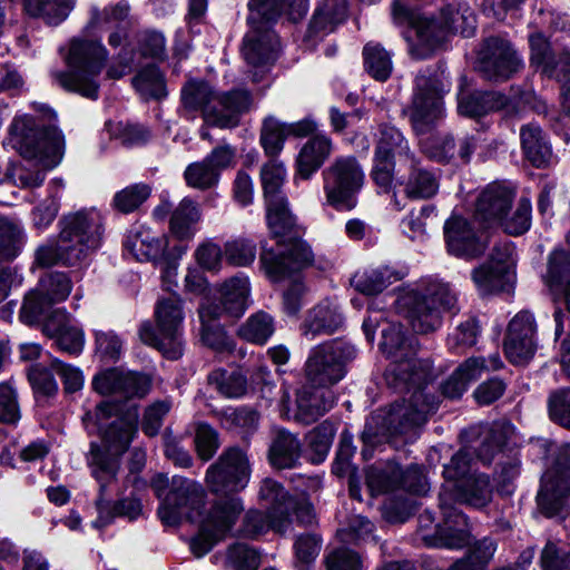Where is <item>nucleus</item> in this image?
Segmentation results:
<instances>
[{
	"instance_id": "nucleus-1",
	"label": "nucleus",
	"mask_w": 570,
	"mask_h": 570,
	"mask_svg": "<svg viewBox=\"0 0 570 570\" xmlns=\"http://www.w3.org/2000/svg\"><path fill=\"white\" fill-rule=\"evenodd\" d=\"M393 22L399 27H409L415 31V40L409 41V52L412 58L423 60L441 50L449 37L460 33L471 37L475 30V14L465 2L449 3L443 7L438 17L428 18L419 10L409 7L402 0L392 4Z\"/></svg>"
},
{
	"instance_id": "nucleus-2",
	"label": "nucleus",
	"mask_w": 570,
	"mask_h": 570,
	"mask_svg": "<svg viewBox=\"0 0 570 570\" xmlns=\"http://www.w3.org/2000/svg\"><path fill=\"white\" fill-rule=\"evenodd\" d=\"M266 220L277 240L276 250L267 247L266 242L261 245V264L269 279L278 282L313 264L314 254L303 240L304 228L297 224L287 199L266 205Z\"/></svg>"
},
{
	"instance_id": "nucleus-3",
	"label": "nucleus",
	"mask_w": 570,
	"mask_h": 570,
	"mask_svg": "<svg viewBox=\"0 0 570 570\" xmlns=\"http://www.w3.org/2000/svg\"><path fill=\"white\" fill-rule=\"evenodd\" d=\"M181 104L188 111H202L206 124L219 128H233L242 114L252 105V95L246 89H232L217 94L204 80H188L181 88Z\"/></svg>"
},
{
	"instance_id": "nucleus-4",
	"label": "nucleus",
	"mask_w": 570,
	"mask_h": 570,
	"mask_svg": "<svg viewBox=\"0 0 570 570\" xmlns=\"http://www.w3.org/2000/svg\"><path fill=\"white\" fill-rule=\"evenodd\" d=\"M108 59V51L100 40L82 37L73 38L67 57L72 70H55L53 81L68 92L97 100L100 83L98 77Z\"/></svg>"
},
{
	"instance_id": "nucleus-5",
	"label": "nucleus",
	"mask_w": 570,
	"mask_h": 570,
	"mask_svg": "<svg viewBox=\"0 0 570 570\" xmlns=\"http://www.w3.org/2000/svg\"><path fill=\"white\" fill-rule=\"evenodd\" d=\"M439 401L429 393L416 392L402 402L391 405L385 415L373 416L362 433L364 443L374 444L383 438L405 436L411 439L428 416L436 411Z\"/></svg>"
},
{
	"instance_id": "nucleus-6",
	"label": "nucleus",
	"mask_w": 570,
	"mask_h": 570,
	"mask_svg": "<svg viewBox=\"0 0 570 570\" xmlns=\"http://www.w3.org/2000/svg\"><path fill=\"white\" fill-rule=\"evenodd\" d=\"M399 302L413 331L419 334L436 331L442 324V311H458L456 294L450 284L439 279H429L422 288L405 293Z\"/></svg>"
},
{
	"instance_id": "nucleus-7",
	"label": "nucleus",
	"mask_w": 570,
	"mask_h": 570,
	"mask_svg": "<svg viewBox=\"0 0 570 570\" xmlns=\"http://www.w3.org/2000/svg\"><path fill=\"white\" fill-rule=\"evenodd\" d=\"M87 463L91 469L92 476L99 483L98 497L95 501L98 517L92 522L94 527L105 528L116 518H125L129 521L138 519L142 514V504L135 493L117 501H109L106 498L107 488L117 478V462L101 451L96 443H92L87 454Z\"/></svg>"
},
{
	"instance_id": "nucleus-8",
	"label": "nucleus",
	"mask_w": 570,
	"mask_h": 570,
	"mask_svg": "<svg viewBox=\"0 0 570 570\" xmlns=\"http://www.w3.org/2000/svg\"><path fill=\"white\" fill-rule=\"evenodd\" d=\"M450 82L443 71L426 68L415 76L411 104L405 109L416 135L433 130L445 117L444 95Z\"/></svg>"
},
{
	"instance_id": "nucleus-9",
	"label": "nucleus",
	"mask_w": 570,
	"mask_h": 570,
	"mask_svg": "<svg viewBox=\"0 0 570 570\" xmlns=\"http://www.w3.org/2000/svg\"><path fill=\"white\" fill-rule=\"evenodd\" d=\"M537 445L546 456L556 454L554 465L542 476L537 494L539 511L552 518L562 511L570 512V443L558 446L549 440H539Z\"/></svg>"
},
{
	"instance_id": "nucleus-10",
	"label": "nucleus",
	"mask_w": 570,
	"mask_h": 570,
	"mask_svg": "<svg viewBox=\"0 0 570 570\" xmlns=\"http://www.w3.org/2000/svg\"><path fill=\"white\" fill-rule=\"evenodd\" d=\"M155 317L157 327H154L150 322H144L140 325L138 334L141 342L160 351L169 360H178L184 351L181 299L177 295L158 299Z\"/></svg>"
},
{
	"instance_id": "nucleus-11",
	"label": "nucleus",
	"mask_w": 570,
	"mask_h": 570,
	"mask_svg": "<svg viewBox=\"0 0 570 570\" xmlns=\"http://www.w3.org/2000/svg\"><path fill=\"white\" fill-rule=\"evenodd\" d=\"M357 355L353 344L343 338H333L314 346L304 365L306 382L312 387H328L341 382L347 366Z\"/></svg>"
},
{
	"instance_id": "nucleus-12",
	"label": "nucleus",
	"mask_w": 570,
	"mask_h": 570,
	"mask_svg": "<svg viewBox=\"0 0 570 570\" xmlns=\"http://www.w3.org/2000/svg\"><path fill=\"white\" fill-rule=\"evenodd\" d=\"M10 134L19 154L27 159H39L45 166H57L65 151V138L56 126H36L28 117L16 118Z\"/></svg>"
},
{
	"instance_id": "nucleus-13",
	"label": "nucleus",
	"mask_w": 570,
	"mask_h": 570,
	"mask_svg": "<svg viewBox=\"0 0 570 570\" xmlns=\"http://www.w3.org/2000/svg\"><path fill=\"white\" fill-rule=\"evenodd\" d=\"M446 492L439 494L443 525L434 524V514L425 510L419 515L417 537L430 548L459 549L468 543V519L448 501Z\"/></svg>"
},
{
	"instance_id": "nucleus-14",
	"label": "nucleus",
	"mask_w": 570,
	"mask_h": 570,
	"mask_svg": "<svg viewBox=\"0 0 570 570\" xmlns=\"http://www.w3.org/2000/svg\"><path fill=\"white\" fill-rule=\"evenodd\" d=\"M326 203L336 210L350 212L357 206V195L364 186L365 174L354 156L336 157L323 173Z\"/></svg>"
},
{
	"instance_id": "nucleus-15",
	"label": "nucleus",
	"mask_w": 570,
	"mask_h": 570,
	"mask_svg": "<svg viewBox=\"0 0 570 570\" xmlns=\"http://www.w3.org/2000/svg\"><path fill=\"white\" fill-rule=\"evenodd\" d=\"M248 455L239 446L226 448L206 471V483L214 494H234L244 490L250 479Z\"/></svg>"
},
{
	"instance_id": "nucleus-16",
	"label": "nucleus",
	"mask_w": 570,
	"mask_h": 570,
	"mask_svg": "<svg viewBox=\"0 0 570 570\" xmlns=\"http://www.w3.org/2000/svg\"><path fill=\"white\" fill-rule=\"evenodd\" d=\"M206 493L203 485L191 479L175 475L170 489L158 508V515L166 525H176L183 518L193 520L200 515Z\"/></svg>"
},
{
	"instance_id": "nucleus-17",
	"label": "nucleus",
	"mask_w": 570,
	"mask_h": 570,
	"mask_svg": "<svg viewBox=\"0 0 570 570\" xmlns=\"http://www.w3.org/2000/svg\"><path fill=\"white\" fill-rule=\"evenodd\" d=\"M476 68L487 80L505 81L523 68V62L508 40L490 37L479 50Z\"/></svg>"
},
{
	"instance_id": "nucleus-18",
	"label": "nucleus",
	"mask_w": 570,
	"mask_h": 570,
	"mask_svg": "<svg viewBox=\"0 0 570 570\" xmlns=\"http://www.w3.org/2000/svg\"><path fill=\"white\" fill-rule=\"evenodd\" d=\"M59 227L58 237L71 248L81 250L80 262L100 244L102 224L99 214L94 210H79L65 215L59 220Z\"/></svg>"
},
{
	"instance_id": "nucleus-19",
	"label": "nucleus",
	"mask_w": 570,
	"mask_h": 570,
	"mask_svg": "<svg viewBox=\"0 0 570 570\" xmlns=\"http://www.w3.org/2000/svg\"><path fill=\"white\" fill-rule=\"evenodd\" d=\"M153 381L147 374L124 371L118 367L95 375L94 390L101 395H115L125 400L142 399L151 390Z\"/></svg>"
},
{
	"instance_id": "nucleus-20",
	"label": "nucleus",
	"mask_w": 570,
	"mask_h": 570,
	"mask_svg": "<svg viewBox=\"0 0 570 570\" xmlns=\"http://www.w3.org/2000/svg\"><path fill=\"white\" fill-rule=\"evenodd\" d=\"M248 26L249 30L244 37L242 52L248 65L261 69L252 76L254 82H259L263 80L265 67L276 59L279 40L273 27Z\"/></svg>"
},
{
	"instance_id": "nucleus-21",
	"label": "nucleus",
	"mask_w": 570,
	"mask_h": 570,
	"mask_svg": "<svg viewBox=\"0 0 570 570\" xmlns=\"http://www.w3.org/2000/svg\"><path fill=\"white\" fill-rule=\"evenodd\" d=\"M537 323L529 311H520L509 323L504 338L508 360L517 365L528 363L537 350Z\"/></svg>"
},
{
	"instance_id": "nucleus-22",
	"label": "nucleus",
	"mask_w": 570,
	"mask_h": 570,
	"mask_svg": "<svg viewBox=\"0 0 570 570\" xmlns=\"http://www.w3.org/2000/svg\"><path fill=\"white\" fill-rule=\"evenodd\" d=\"M432 380V368L428 361H394L384 371L386 385L401 394L426 393L428 383Z\"/></svg>"
},
{
	"instance_id": "nucleus-23",
	"label": "nucleus",
	"mask_w": 570,
	"mask_h": 570,
	"mask_svg": "<svg viewBox=\"0 0 570 570\" xmlns=\"http://www.w3.org/2000/svg\"><path fill=\"white\" fill-rule=\"evenodd\" d=\"M219 292L218 299L200 306V320H218L225 315L238 318L244 314L249 295L247 277L235 276L229 278L222 285Z\"/></svg>"
},
{
	"instance_id": "nucleus-24",
	"label": "nucleus",
	"mask_w": 570,
	"mask_h": 570,
	"mask_svg": "<svg viewBox=\"0 0 570 570\" xmlns=\"http://www.w3.org/2000/svg\"><path fill=\"white\" fill-rule=\"evenodd\" d=\"M479 138L475 135L464 134L454 137L452 134L439 135L423 145V153L435 163L446 165L460 160L466 165L475 151Z\"/></svg>"
},
{
	"instance_id": "nucleus-25",
	"label": "nucleus",
	"mask_w": 570,
	"mask_h": 570,
	"mask_svg": "<svg viewBox=\"0 0 570 570\" xmlns=\"http://www.w3.org/2000/svg\"><path fill=\"white\" fill-rule=\"evenodd\" d=\"M444 238L448 252L464 259L480 257L485 250V243L476 235L471 223L461 216L452 215L444 223Z\"/></svg>"
},
{
	"instance_id": "nucleus-26",
	"label": "nucleus",
	"mask_w": 570,
	"mask_h": 570,
	"mask_svg": "<svg viewBox=\"0 0 570 570\" xmlns=\"http://www.w3.org/2000/svg\"><path fill=\"white\" fill-rule=\"evenodd\" d=\"M515 190L504 183H492L479 195L475 202L474 218L485 226L499 224L512 207Z\"/></svg>"
},
{
	"instance_id": "nucleus-27",
	"label": "nucleus",
	"mask_w": 570,
	"mask_h": 570,
	"mask_svg": "<svg viewBox=\"0 0 570 570\" xmlns=\"http://www.w3.org/2000/svg\"><path fill=\"white\" fill-rule=\"evenodd\" d=\"M441 492L451 495L448 497L451 505L461 503L475 509H483L492 501L493 488L488 474L475 472L458 483H453L451 488L444 487Z\"/></svg>"
},
{
	"instance_id": "nucleus-28",
	"label": "nucleus",
	"mask_w": 570,
	"mask_h": 570,
	"mask_svg": "<svg viewBox=\"0 0 570 570\" xmlns=\"http://www.w3.org/2000/svg\"><path fill=\"white\" fill-rule=\"evenodd\" d=\"M344 322L340 306L331 299H324L306 313L299 328L302 335L312 341L320 335L334 334L343 327Z\"/></svg>"
},
{
	"instance_id": "nucleus-29",
	"label": "nucleus",
	"mask_w": 570,
	"mask_h": 570,
	"mask_svg": "<svg viewBox=\"0 0 570 570\" xmlns=\"http://www.w3.org/2000/svg\"><path fill=\"white\" fill-rule=\"evenodd\" d=\"M406 198L412 200H428L438 195L440 189L439 170L423 165L415 156L409 160L406 176L400 181Z\"/></svg>"
},
{
	"instance_id": "nucleus-30",
	"label": "nucleus",
	"mask_w": 570,
	"mask_h": 570,
	"mask_svg": "<svg viewBox=\"0 0 570 570\" xmlns=\"http://www.w3.org/2000/svg\"><path fill=\"white\" fill-rule=\"evenodd\" d=\"M520 144L524 159L535 168H548L554 160L547 132L533 122L521 126Z\"/></svg>"
},
{
	"instance_id": "nucleus-31",
	"label": "nucleus",
	"mask_w": 570,
	"mask_h": 570,
	"mask_svg": "<svg viewBox=\"0 0 570 570\" xmlns=\"http://www.w3.org/2000/svg\"><path fill=\"white\" fill-rule=\"evenodd\" d=\"M293 519L287 515L286 510L267 509L266 512L261 510H248L243 519L240 533L250 539L272 530L276 533L284 534L292 525Z\"/></svg>"
},
{
	"instance_id": "nucleus-32",
	"label": "nucleus",
	"mask_w": 570,
	"mask_h": 570,
	"mask_svg": "<svg viewBox=\"0 0 570 570\" xmlns=\"http://www.w3.org/2000/svg\"><path fill=\"white\" fill-rule=\"evenodd\" d=\"M296 404V420L311 424L334 406L335 395L328 387L305 386L298 392Z\"/></svg>"
},
{
	"instance_id": "nucleus-33",
	"label": "nucleus",
	"mask_w": 570,
	"mask_h": 570,
	"mask_svg": "<svg viewBox=\"0 0 570 570\" xmlns=\"http://www.w3.org/2000/svg\"><path fill=\"white\" fill-rule=\"evenodd\" d=\"M222 497L215 500L203 519L202 523L205 530L214 531L224 538V535L232 530L238 517L244 510L242 499L234 494H220Z\"/></svg>"
},
{
	"instance_id": "nucleus-34",
	"label": "nucleus",
	"mask_w": 570,
	"mask_h": 570,
	"mask_svg": "<svg viewBox=\"0 0 570 570\" xmlns=\"http://www.w3.org/2000/svg\"><path fill=\"white\" fill-rule=\"evenodd\" d=\"M347 4L345 0L322 2L315 10L307 27L304 40L314 42L333 32L345 21Z\"/></svg>"
},
{
	"instance_id": "nucleus-35",
	"label": "nucleus",
	"mask_w": 570,
	"mask_h": 570,
	"mask_svg": "<svg viewBox=\"0 0 570 570\" xmlns=\"http://www.w3.org/2000/svg\"><path fill=\"white\" fill-rule=\"evenodd\" d=\"M415 156L409 140L399 128L385 122L379 125L375 134L374 157L390 161H395L399 157L409 161Z\"/></svg>"
},
{
	"instance_id": "nucleus-36",
	"label": "nucleus",
	"mask_w": 570,
	"mask_h": 570,
	"mask_svg": "<svg viewBox=\"0 0 570 570\" xmlns=\"http://www.w3.org/2000/svg\"><path fill=\"white\" fill-rule=\"evenodd\" d=\"M380 348L391 362L416 360L419 342L403 325L390 324L382 331Z\"/></svg>"
},
{
	"instance_id": "nucleus-37",
	"label": "nucleus",
	"mask_w": 570,
	"mask_h": 570,
	"mask_svg": "<svg viewBox=\"0 0 570 570\" xmlns=\"http://www.w3.org/2000/svg\"><path fill=\"white\" fill-rule=\"evenodd\" d=\"M333 149L332 140L324 135L309 138L302 147L296 158V173L303 179H308L330 157Z\"/></svg>"
},
{
	"instance_id": "nucleus-38",
	"label": "nucleus",
	"mask_w": 570,
	"mask_h": 570,
	"mask_svg": "<svg viewBox=\"0 0 570 570\" xmlns=\"http://www.w3.org/2000/svg\"><path fill=\"white\" fill-rule=\"evenodd\" d=\"M136 433V421L119 417L112 421L105 430L102 434L104 446L97 442L95 443L119 465L118 456L128 450Z\"/></svg>"
},
{
	"instance_id": "nucleus-39",
	"label": "nucleus",
	"mask_w": 570,
	"mask_h": 570,
	"mask_svg": "<svg viewBox=\"0 0 570 570\" xmlns=\"http://www.w3.org/2000/svg\"><path fill=\"white\" fill-rule=\"evenodd\" d=\"M301 452L298 438L286 430H278L268 450V461L278 470L293 469L299 461Z\"/></svg>"
},
{
	"instance_id": "nucleus-40",
	"label": "nucleus",
	"mask_w": 570,
	"mask_h": 570,
	"mask_svg": "<svg viewBox=\"0 0 570 570\" xmlns=\"http://www.w3.org/2000/svg\"><path fill=\"white\" fill-rule=\"evenodd\" d=\"M508 97L497 91H484L458 96V111L460 115L478 118L490 111L499 110L507 106Z\"/></svg>"
},
{
	"instance_id": "nucleus-41",
	"label": "nucleus",
	"mask_w": 570,
	"mask_h": 570,
	"mask_svg": "<svg viewBox=\"0 0 570 570\" xmlns=\"http://www.w3.org/2000/svg\"><path fill=\"white\" fill-rule=\"evenodd\" d=\"M514 432L509 422H494L482 435L480 444L475 449L476 458L484 464L490 465L494 458L503 454Z\"/></svg>"
},
{
	"instance_id": "nucleus-42",
	"label": "nucleus",
	"mask_w": 570,
	"mask_h": 570,
	"mask_svg": "<svg viewBox=\"0 0 570 570\" xmlns=\"http://www.w3.org/2000/svg\"><path fill=\"white\" fill-rule=\"evenodd\" d=\"M292 0H249L247 3V23L273 27L277 20L286 14L289 18V2Z\"/></svg>"
},
{
	"instance_id": "nucleus-43",
	"label": "nucleus",
	"mask_w": 570,
	"mask_h": 570,
	"mask_svg": "<svg viewBox=\"0 0 570 570\" xmlns=\"http://www.w3.org/2000/svg\"><path fill=\"white\" fill-rule=\"evenodd\" d=\"M75 0H23L26 12L41 18L48 24L57 26L71 12Z\"/></svg>"
},
{
	"instance_id": "nucleus-44",
	"label": "nucleus",
	"mask_w": 570,
	"mask_h": 570,
	"mask_svg": "<svg viewBox=\"0 0 570 570\" xmlns=\"http://www.w3.org/2000/svg\"><path fill=\"white\" fill-rule=\"evenodd\" d=\"M399 279H401V275L397 272L383 266L355 274L352 278V285L364 295H376Z\"/></svg>"
},
{
	"instance_id": "nucleus-45",
	"label": "nucleus",
	"mask_w": 570,
	"mask_h": 570,
	"mask_svg": "<svg viewBox=\"0 0 570 570\" xmlns=\"http://www.w3.org/2000/svg\"><path fill=\"white\" fill-rule=\"evenodd\" d=\"M471 277L482 296L508 291L511 284V275L504 273V267L498 269L487 263L475 267Z\"/></svg>"
},
{
	"instance_id": "nucleus-46",
	"label": "nucleus",
	"mask_w": 570,
	"mask_h": 570,
	"mask_svg": "<svg viewBox=\"0 0 570 570\" xmlns=\"http://www.w3.org/2000/svg\"><path fill=\"white\" fill-rule=\"evenodd\" d=\"M207 382L222 396L227 399H238L244 396L248 387L247 379L239 370H214L208 374Z\"/></svg>"
},
{
	"instance_id": "nucleus-47",
	"label": "nucleus",
	"mask_w": 570,
	"mask_h": 570,
	"mask_svg": "<svg viewBox=\"0 0 570 570\" xmlns=\"http://www.w3.org/2000/svg\"><path fill=\"white\" fill-rule=\"evenodd\" d=\"M124 248L137 261L156 259L164 252L161 239L148 230L129 232L124 240Z\"/></svg>"
},
{
	"instance_id": "nucleus-48",
	"label": "nucleus",
	"mask_w": 570,
	"mask_h": 570,
	"mask_svg": "<svg viewBox=\"0 0 570 570\" xmlns=\"http://www.w3.org/2000/svg\"><path fill=\"white\" fill-rule=\"evenodd\" d=\"M81 250L66 245L59 237L56 244L49 243L36 250V263L40 267H51L57 264L75 266L80 263Z\"/></svg>"
},
{
	"instance_id": "nucleus-49",
	"label": "nucleus",
	"mask_w": 570,
	"mask_h": 570,
	"mask_svg": "<svg viewBox=\"0 0 570 570\" xmlns=\"http://www.w3.org/2000/svg\"><path fill=\"white\" fill-rule=\"evenodd\" d=\"M364 68L377 81H385L393 70L392 55L381 43L368 42L363 48Z\"/></svg>"
},
{
	"instance_id": "nucleus-50",
	"label": "nucleus",
	"mask_w": 570,
	"mask_h": 570,
	"mask_svg": "<svg viewBox=\"0 0 570 570\" xmlns=\"http://www.w3.org/2000/svg\"><path fill=\"white\" fill-rule=\"evenodd\" d=\"M200 212L197 204L184 198L170 217V232L178 239H190L194 236L193 226L199 220Z\"/></svg>"
},
{
	"instance_id": "nucleus-51",
	"label": "nucleus",
	"mask_w": 570,
	"mask_h": 570,
	"mask_svg": "<svg viewBox=\"0 0 570 570\" xmlns=\"http://www.w3.org/2000/svg\"><path fill=\"white\" fill-rule=\"evenodd\" d=\"M521 474V459L518 452L503 453L494 470V481L500 494L511 495L515 481Z\"/></svg>"
},
{
	"instance_id": "nucleus-52",
	"label": "nucleus",
	"mask_w": 570,
	"mask_h": 570,
	"mask_svg": "<svg viewBox=\"0 0 570 570\" xmlns=\"http://www.w3.org/2000/svg\"><path fill=\"white\" fill-rule=\"evenodd\" d=\"M286 169L276 159H271L261 169V179L266 205L286 200L282 187L285 181Z\"/></svg>"
},
{
	"instance_id": "nucleus-53",
	"label": "nucleus",
	"mask_w": 570,
	"mask_h": 570,
	"mask_svg": "<svg viewBox=\"0 0 570 570\" xmlns=\"http://www.w3.org/2000/svg\"><path fill=\"white\" fill-rule=\"evenodd\" d=\"M274 332V317L264 311H258L249 316L238 328V335L243 340L259 345L265 344Z\"/></svg>"
},
{
	"instance_id": "nucleus-54",
	"label": "nucleus",
	"mask_w": 570,
	"mask_h": 570,
	"mask_svg": "<svg viewBox=\"0 0 570 570\" xmlns=\"http://www.w3.org/2000/svg\"><path fill=\"white\" fill-rule=\"evenodd\" d=\"M530 62L541 69V72L549 77L557 76V55L552 51L548 39L540 32L529 37Z\"/></svg>"
},
{
	"instance_id": "nucleus-55",
	"label": "nucleus",
	"mask_w": 570,
	"mask_h": 570,
	"mask_svg": "<svg viewBox=\"0 0 570 570\" xmlns=\"http://www.w3.org/2000/svg\"><path fill=\"white\" fill-rule=\"evenodd\" d=\"M132 85L146 99H163L166 97L164 75L155 65L142 68L132 79Z\"/></svg>"
},
{
	"instance_id": "nucleus-56",
	"label": "nucleus",
	"mask_w": 570,
	"mask_h": 570,
	"mask_svg": "<svg viewBox=\"0 0 570 570\" xmlns=\"http://www.w3.org/2000/svg\"><path fill=\"white\" fill-rule=\"evenodd\" d=\"M401 466L387 464L385 468L372 466L366 471V485L373 495L400 489Z\"/></svg>"
},
{
	"instance_id": "nucleus-57",
	"label": "nucleus",
	"mask_w": 570,
	"mask_h": 570,
	"mask_svg": "<svg viewBox=\"0 0 570 570\" xmlns=\"http://www.w3.org/2000/svg\"><path fill=\"white\" fill-rule=\"evenodd\" d=\"M286 137L287 132L284 122L272 116L264 119L259 141L266 156L275 159L283 150Z\"/></svg>"
},
{
	"instance_id": "nucleus-58",
	"label": "nucleus",
	"mask_w": 570,
	"mask_h": 570,
	"mask_svg": "<svg viewBox=\"0 0 570 570\" xmlns=\"http://www.w3.org/2000/svg\"><path fill=\"white\" fill-rule=\"evenodd\" d=\"M335 435V426L324 421L306 434L307 448L312 452L311 461L321 463L325 460Z\"/></svg>"
},
{
	"instance_id": "nucleus-59",
	"label": "nucleus",
	"mask_w": 570,
	"mask_h": 570,
	"mask_svg": "<svg viewBox=\"0 0 570 570\" xmlns=\"http://www.w3.org/2000/svg\"><path fill=\"white\" fill-rule=\"evenodd\" d=\"M72 288L69 276L61 272H50L43 275L37 286V289L52 305L63 302L68 298Z\"/></svg>"
},
{
	"instance_id": "nucleus-60",
	"label": "nucleus",
	"mask_w": 570,
	"mask_h": 570,
	"mask_svg": "<svg viewBox=\"0 0 570 570\" xmlns=\"http://www.w3.org/2000/svg\"><path fill=\"white\" fill-rule=\"evenodd\" d=\"M24 243L22 228L11 220L0 217V262L14 259Z\"/></svg>"
},
{
	"instance_id": "nucleus-61",
	"label": "nucleus",
	"mask_w": 570,
	"mask_h": 570,
	"mask_svg": "<svg viewBox=\"0 0 570 570\" xmlns=\"http://www.w3.org/2000/svg\"><path fill=\"white\" fill-rule=\"evenodd\" d=\"M149 185L132 184L117 191L112 198V207L121 214H130L137 210L150 196Z\"/></svg>"
},
{
	"instance_id": "nucleus-62",
	"label": "nucleus",
	"mask_w": 570,
	"mask_h": 570,
	"mask_svg": "<svg viewBox=\"0 0 570 570\" xmlns=\"http://www.w3.org/2000/svg\"><path fill=\"white\" fill-rule=\"evenodd\" d=\"M261 501H264L269 505L268 509L286 510L287 515L292 518V508L294 507V500L284 489L282 483L266 478L262 481L259 492Z\"/></svg>"
},
{
	"instance_id": "nucleus-63",
	"label": "nucleus",
	"mask_w": 570,
	"mask_h": 570,
	"mask_svg": "<svg viewBox=\"0 0 570 570\" xmlns=\"http://www.w3.org/2000/svg\"><path fill=\"white\" fill-rule=\"evenodd\" d=\"M220 419L226 429H239L244 433H252L258 428L259 413L248 406L229 407L220 412Z\"/></svg>"
},
{
	"instance_id": "nucleus-64",
	"label": "nucleus",
	"mask_w": 570,
	"mask_h": 570,
	"mask_svg": "<svg viewBox=\"0 0 570 570\" xmlns=\"http://www.w3.org/2000/svg\"><path fill=\"white\" fill-rule=\"evenodd\" d=\"M259 564V552L248 544L235 543L227 550L226 566L230 570H257Z\"/></svg>"
}]
</instances>
